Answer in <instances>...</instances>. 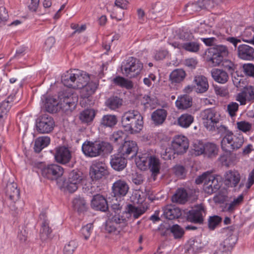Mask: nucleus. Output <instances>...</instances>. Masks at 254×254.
<instances>
[{"label": "nucleus", "instance_id": "nucleus-1", "mask_svg": "<svg viewBox=\"0 0 254 254\" xmlns=\"http://www.w3.org/2000/svg\"><path fill=\"white\" fill-rule=\"evenodd\" d=\"M49 178L55 180L58 188L63 192L73 193L77 188V185L81 184L88 190L91 192L93 191L94 185L98 186V182L101 178L100 176H53Z\"/></svg>", "mask_w": 254, "mask_h": 254}, {"label": "nucleus", "instance_id": "nucleus-2", "mask_svg": "<svg viewBox=\"0 0 254 254\" xmlns=\"http://www.w3.org/2000/svg\"><path fill=\"white\" fill-rule=\"evenodd\" d=\"M121 123L126 131L130 133H138L143 127V117L138 111L129 110L122 116Z\"/></svg>", "mask_w": 254, "mask_h": 254}, {"label": "nucleus", "instance_id": "nucleus-3", "mask_svg": "<svg viewBox=\"0 0 254 254\" xmlns=\"http://www.w3.org/2000/svg\"><path fill=\"white\" fill-rule=\"evenodd\" d=\"M82 150L86 156L93 157L111 153L113 147L105 141H86L82 144Z\"/></svg>", "mask_w": 254, "mask_h": 254}, {"label": "nucleus", "instance_id": "nucleus-4", "mask_svg": "<svg viewBox=\"0 0 254 254\" xmlns=\"http://www.w3.org/2000/svg\"><path fill=\"white\" fill-rule=\"evenodd\" d=\"M127 220L120 215H115L106 221L105 229L114 241H118L121 237V232L126 226Z\"/></svg>", "mask_w": 254, "mask_h": 254}, {"label": "nucleus", "instance_id": "nucleus-5", "mask_svg": "<svg viewBox=\"0 0 254 254\" xmlns=\"http://www.w3.org/2000/svg\"><path fill=\"white\" fill-rule=\"evenodd\" d=\"M244 143V137L241 134H234L228 131L221 141L222 149L226 152H231L239 149Z\"/></svg>", "mask_w": 254, "mask_h": 254}, {"label": "nucleus", "instance_id": "nucleus-6", "mask_svg": "<svg viewBox=\"0 0 254 254\" xmlns=\"http://www.w3.org/2000/svg\"><path fill=\"white\" fill-rule=\"evenodd\" d=\"M227 47L222 45H215L206 52V60L213 66L219 65L224 57L228 55Z\"/></svg>", "mask_w": 254, "mask_h": 254}, {"label": "nucleus", "instance_id": "nucleus-7", "mask_svg": "<svg viewBox=\"0 0 254 254\" xmlns=\"http://www.w3.org/2000/svg\"><path fill=\"white\" fill-rule=\"evenodd\" d=\"M142 68V64L138 59L132 57L123 62L122 64L123 74L129 78L135 77L139 74Z\"/></svg>", "mask_w": 254, "mask_h": 254}, {"label": "nucleus", "instance_id": "nucleus-8", "mask_svg": "<svg viewBox=\"0 0 254 254\" xmlns=\"http://www.w3.org/2000/svg\"><path fill=\"white\" fill-rule=\"evenodd\" d=\"M200 117L204 127L209 131H215L220 121V115L213 109H207L201 112Z\"/></svg>", "mask_w": 254, "mask_h": 254}, {"label": "nucleus", "instance_id": "nucleus-9", "mask_svg": "<svg viewBox=\"0 0 254 254\" xmlns=\"http://www.w3.org/2000/svg\"><path fill=\"white\" fill-rule=\"evenodd\" d=\"M59 98L60 107L65 113H71L76 107L78 102L76 94L65 92L60 95Z\"/></svg>", "mask_w": 254, "mask_h": 254}, {"label": "nucleus", "instance_id": "nucleus-10", "mask_svg": "<svg viewBox=\"0 0 254 254\" xmlns=\"http://www.w3.org/2000/svg\"><path fill=\"white\" fill-rule=\"evenodd\" d=\"M36 129L41 133H48L51 132L55 126L53 119L48 115H43L36 121Z\"/></svg>", "mask_w": 254, "mask_h": 254}, {"label": "nucleus", "instance_id": "nucleus-11", "mask_svg": "<svg viewBox=\"0 0 254 254\" xmlns=\"http://www.w3.org/2000/svg\"><path fill=\"white\" fill-rule=\"evenodd\" d=\"M34 168L38 174L42 175H63L64 169L57 164H50L46 165L43 162L35 164Z\"/></svg>", "mask_w": 254, "mask_h": 254}, {"label": "nucleus", "instance_id": "nucleus-12", "mask_svg": "<svg viewBox=\"0 0 254 254\" xmlns=\"http://www.w3.org/2000/svg\"><path fill=\"white\" fill-rule=\"evenodd\" d=\"M189 146V140L184 135H176L172 141L173 150L177 154H182L186 152Z\"/></svg>", "mask_w": 254, "mask_h": 254}, {"label": "nucleus", "instance_id": "nucleus-13", "mask_svg": "<svg viewBox=\"0 0 254 254\" xmlns=\"http://www.w3.org/2000/svg\"><path fill=\"white\" fill-rule=\"evenodd\" d=\"M205 215V210L202 204L195 206L189 211L188 219L195 223L201 224L203 222V217Z\"/></svg>", "mask_w": 254, "mask_h": 254}, {"label": "nucleus", "instance_id": "nucleus-14", "mask_svg": "<svg viewBox=\"0 0 254 254\" xmlns=\"http://www.w3.org/2000/svg\"><path fill=\"white\" fill-rule=\"evenodd\" d=\"M5 194L12 202H15L20 197V190L14 182V178L9 179L6 186Z\"/></svg>", "mask_w": 254, "mask_h": 254}, {"label": "nucleus", "instance_id": "nucleus-15", "mask_svg": "<svg viewBox=\"0 0 254 254\" xmlns=\"http://www.w3.org/2000/svg\"><path fill=\"white\" fill-rule=\"evenodd\" d=\"M55 160L59 163L65 164L68 163L71 158V152L64 146L56 148L54 154Z\"/></svg>", "mask_w": 254, "mask_h": 254}, {"label": "nucleus", "instance_id": "nucleus-16", "mask_svg": "<svg viewBox=\"0 0 254 254\" xmlns=\"http://www.w3.org/2000/svg\"><path fill=\"white\" fill-rule=\"evenodd\" d=\"M237 53L238 57L242 60L251 61L254 59V49L246 44L239 45Z\"/></svg>", "mask_w": 254, "mask_h": 254}, {"label": "nucleus", "instance_id": "nucleus-17", "mask_svg": "<svg viewBox=\"0 0 254 254\" xmlns=\"http://www.w3.org/2000/svg\"><path fill=\"white\" fill-rule=\"evenodd\" d=\"M127 163L126 157L120 152L111 156L110 164L115 170L120 171L123 170L126 167Z\"/></svg>", "mask_w": 254, "mask_h": 254}, {"label": "nucleus", "instance_id": "nucleus-18", "mask_svg": "<svg viewBox=\"0 0 254 254\" xmlns=\"http://www.w3.org/2000/svg\"><path fill=\"white\" fill-rule=\"evenodd\" d=\"M91 206L96 210L105 212L108 209V205L106 199L100 194H97L93 196Z\"/></svg>", "mask_w": 254, "mask_h": 254}, {"label": "nucleus", "instance_id": "nucleus-19", "mask_svg": "<svg viewBox=\"0 0 254 254\" xmlns=\"http://www.w3.org/2000/svg\"><path fill=\"white\" fill-rule=\"evenodd\" d=\"M119 152L126 157L131 155V157L136 155L137 146L136 142L133 141H126L119 149Z\"/></svg>", "mask_w": 254, "mask_h": 254}, {"label": "nucleus", "instance_id": "nucleus-20", "mask_svg": "<svg viewBox=\"0 0 254 254\" xmlns=\"http://www.w3.org/2000/svg\"><path fill=\"white\" fill-rule=\"evenodd\" d=\"M193 83L196 92L203 93L207 91L209 84L207 78L202 75L195 76Z\"/></svg>", "mask_w": 254, "mask_h": 254}, {"label": "nucleus", "instance_id": "nucleus-21", "mask_svg": "<svg viewBox=\"0 0 254 254\" xmlns=\"http://www.w3.org/2000/svg\"><path fill=\"white\" fill-rule=\"evenodd\" d=\"M113 193L115 196L123 197L125 196L128 191L129 187L124 181H118L113 186Z\"/></svg>", "mask_w": 254, "mask_h": 254}, {"label": "nucleus", "instance_id": "nucleus-22", "mask_svg": "<svg viewBox=\"0 0 254 254\" xmlns=\"http://www.w3.org/2000/svg\"><path fill=\"white\" fill-rule=\"evenodd\" d=\"M211 76L213 79L217 82L224 84L229 79L228 73L223 69L218 68L212 69L211 71Z\"/></svg>", "mask_w": 254, "mask_h": 254}, {"label": "nucleus", "instance_id": "nucleus-23", "mask_svg": "<svg viewBox=\"0 0 254 254\" xmlns=\"http://www.w3.org/2000/svg\"><path fill=\"white\" fill-rule=\"evenodd\" d=\"M186 75V73L183 69H175L170 74L169 80L172 84L181 83L185 79Z\"/></svg>", "mask_w": 254, "mask_h": 254}, {"label": "nucleus", "instance_id": "nucleus-24", "mask_svg": "<svg viewBox=\"0 0 254 254\" xmlns=\"http://www.w3.org/2000/svg\"><path fill=\"white\" fill-rule=\"evenodd\" d=\"M192 98L188 95L179 96L176 101V106L178 109L186 110L192 105Z\"/></svg>", "mask_w": 254, "mask_h": 254}, {"label": "nucleus", "instance_id": "nucleus-25", "mask_svg": "<svg viewBox=\"0 0 254 254\" xmlns=\"http://www.w3.org/2000/svg\"><path fill=\"white\" fill-rule=\"evenodd\" d=\"M98 84L94 82H89L80 89V96L82 98H88L94 93Z\"/></svg>", "mask_w": 254, "mask_h": 254}, {"label": "nucleus", "instance_id": "nucleus-26", "mask_svg": "<svg viewBox=\"0 0 254 254\" xmlns=\"http://www.w3.org/2000/svg\"><path fill=\"white\" fill-rule=\"evenodd\" d=\"M107 167L105 164L98 162L92 164L90 168V175H108Z\"/></svg>", "mask_w": 254, "mask_h": 254}, {"label": "nucleus", "instance_id": "nucleus-27", "mask_svg": "<svg viewBox=\"0 0 254 254\" xmlns=\"http://www.w3.org/2000/svg\"><path fill=\"white\" fill-rule=\"evenodd\" d=\"M167 115V112L165 109H157L152 113L151 119L154 124L160 125L164 123Z\"/></svg>", "mask_w": 254, "mask_h": 254}, {"label": "nucleus", "instance_id": "nucleus-28", "mask_svg": "<svg viewBox=\"0 0 254 254\" xmlns=\"http://www.w3.org/2000/svg\"><path fill=\"white\" fill-rule=\"evenodd\" d=\"M218 150L219 148L216 144L213 143L207 142L204 144L203 155L208 158H214L217 155Z\"/></svg>", "mask_w": 254, "mask_h": 254}, {"label": "nucleus", "instance_id": "nucleus-29", "mask_svg": "<svg viewBox=\"0 0 254 254\" xmlns=\"http://www.w3.org/2000/svg\"><path fill=\"white\" fill-rule=\"evenodd\" d=\"M76 69L69 70L62 76V81L65 86L73 88L74 79L75 78Z\"/></svg>", "mask_w": 254, "mask_h": 254}, {"label": "nucleus", "instance_id": "nucleus-30", "mask_svg": "<svg viewBox=\"0 0 254 254\" xmlns=\"http://www.w3.org/2000/svg\"><path fill=\"white\" fill-rule=\"evenodd\" d=\"M50 142V138L48 136L38 137L35 141L34 149L35 152L39 153L43 148L47 147Z\"/></svg>", "mask_w": 254, "mask_h": 254}, {"label": "nucleus", "instance_id": "nucleus-31", "mask_svg": "<svg viewBox=\"0 0 254 254\" xmlns=\"http://www.w3.org/2000/svg\"><path fill=\"white\" fill-rule=\"evenodd\" d=\"M165 217L169 220H173L178 218L181 215V212L179 208L172 206H167L164 211Z\"/></svg>", "mask_w": 254, "mask_h": 254}, {"label": "nucleus", "instance_id": "nucleus-32", "mask_svg": "<svg viewBox=\"0 0 254 254\" xmlns=\"http://www.w3.org/2000/svg\"><path fill=\"white\" fill-rule=\"evenodd\" d=\"M160 162L159 159L154 156H150L148 161V168L153 174L160 173Z\"/></svg>", "mask_w": 254, "mask_h": 254}, {"label": "nucleus", "instance_id": "nucleus-33", "mask_svg": "<svg viewBox=\"0 0 254 254\" xmlns=\"http://www.w3.org/2000/svg\"><path fill=\"white\" fill-rule=\"evenodd\" d=\"M123 104V100L120 97L113 96L109 98L105 102V105L109 109L115 110L119 108Z\"/></svg>", "mask_w": 254, "mask_h": 254}, {"label": "nucleus", "instance_id": "nucleus-34", "mask_svg": "<svg viewBox=\"0 0 254 254\" xmlns=\"http://www.w3.org/2000/svg\"><path fill=\"white\" fill-rule=\"evenodd\" d=\"M52 230L49 227V222L47 219L43 221L40 231V238L42 241H46L49 238Z\"/></svg>", "mask_w": 254, "mask_h": 254}, {"label": "nucleus", "instance_id": "nucleus-35", "mask_svg": "<svg viewBox=\"0 0 254 254\" xmlns=\"http://www.w3.org/2000/svg\"><path fill=\"white\" fill-rule=\"evenodd\" d=\"M118 122L117 117L113 115H106L102 118L100 124L105 127H112L115 126Z\"/></svg>", "mask_w": 254, "mask_h": 254}, {"label": "nucleus", "instance_id": "nucleus-36", "mask_svg": "<svg viewBox=\"0 0 254 254\" xmlns=\"http://www.w3.org/2000/svg\"><path fill=\"white\" fill-rule=\"evenodd\" d=\"M72 206L74 210L78 213H82L87 210V205L85 200L82 197H78L74 198L72 201Z\"/></svg>", "mask_w": 254, "mask_h": 254}, {"label": "nucleus", "instance_id": "nucleus-37", "mask_svg": "<svg viewBox=\"0 0 254 254\" xmlns=\"http://www.w3.org/2000/svg\"><path fill=\"white\" fill-rule=\"evenodd\" d=\"M193 117L188 114L182 115L178 119V124L181 127L187 128L193 122Z\"/></svg>", "mask_w": 254, "mask_h": 254}, {"label": "nucleus", "instance_id": "nucleus-38", "mask_svg": "<svg viewBox=\"0 0 254 254\" xmlns=\"http://www.w3.org/2000/svg\"><path fill=\"white\" fill-rule=\"evenodd\" d=\"M207 179L209 180L207 185H208V187L211 188L212 191L213 190V188L215 189L219 188V187L218 185H215L214 184L215 181V176H199V177L195 180V183L198 185L200 184L204 180H206Z\"/></svg>", "mask_w": 254, "mask_h": 254}, {"label": "nucleus", "instance_id": "nucleus-39", "mask_svg": "<svg viewBox=\"0 0 254 254\" xmlns=\"http://www.w3.org/2000/svg\"><path fill=\"white\" fill-rule=\"evenodd\" d=\"M113 82L116 85L126 88L127 89H130L133 87L132 81L120 76H116L113 78Z\"/></svg>", "mask_w": 254, "mask_h": 254}, {"label": "nucleus", "instance_id": "nucleus-40", "mask_svg": "<svg viewBox=\"0 0 254 254\" xmlns=\"http://www.w3.org/2000/svg\"><path fill=\"white\" fill-rule=\"evenodd\" d=\"M58 105L59 106V102L54 98H47L45 103V107L47 112L51 113H56L58 109Z\"/></svg>", "mask_w": 254, "mask_h": 254}, {"label": "nucleus", "instance_id": "nucleus-41", "mask_svg": "<svg viewBox=\"0 0 254 254\" xmlns=\"http://www.w3.org/2000/svg\"><path fill=\"white\" fill-rule=\"evenodd\" d=\"M148 154H142L141 156H138L135 160L136 165L137 168L142 171L146 170L148 167V162L147 158H149Z\"/></svg>", "mask_w": 254, "mask_h": 254}, {"label": "nucleus", "instance_id": "nucleus-42", "mask_svg": "<svg viewBox=\"0 0 254 254\" xmlns=\"http://www.w3.org/2000/svg\"><path fill=\"white\" fill-rule=\"evenodd\" d=\"M95 116V111L92 109H87L82 111L79 116L82 122L88 123L92 122Z\"/></svg>", "mask_w": 254, "mask_h": 254}, {"label": "nucleus", "instance_id": "nucleus-43", "mask_svg": "<svg viewBox=\"0 0 254 254\" xmlns=\"http://www.w3.org/2000/svg\"><path fill=\"white\" fill-rule=\"evenodd\" d=\"M127 211L130 215L132 216L134 219L138 218L144 213L140 208L137 207L132 204L127 205Z\"/></svg>", "mask_w": 254, "mask_h": 254}, {"label": "nucleus", "instance_id": "nucleus-44", "mask_svg": "<svg viewBox=\"0 0 254 254\" xmlns=\"http://www.w3.org/2000/svg\"><path fill=\"white\" fill-rule=\"evenodd\" d=\"M173 199L180 203H184L187 201L188 193L184 189H179L173 197Z\"/></svg>", "mask_w": 254, "mask_h": 254}, {"label": "nucleus", "instance_id": "nucleus-45", "mask_svg": "<svg viewBox=\"0 0 254 254\" xmlns=\"http://www.w3.org/2000/svg\"><path fill=\"white\" fill-rule=\"evenodd\" d=\"M78 243L75 240H71L66 243L63 250L64 254H73L78 247Z\"/></svg>", "mask_w": 254, "mask_h": 254}, {"label": "nucleus", "instance_id": "nucleus-46", "mask_svg": "<svg viewBox=\"0 0 254 254\" xmlns=\"http://www.w3.org/2000/svg\"><path fill=\"white\" fill-rule=\"evenodd\" d=\"M240 176H227L224 184L228 187H236L240 181Z\"/></svg>", "mask_w": 254, "mask_h": 254}, {"label": "nucleus", "instance_id": "nucleus-47", "mask_svg": "<svg viewBox=\"0 0 254 254\" xmlns=\"http://www.w3.org/2000/svg\"><path fill=\"white\" fill-rule=\"evenodd\" d=\"M183 49L190 52H197L199 49V45L196 42H188L183 43Z\"/></svg>", "mask_w": 254, "mask_h": 254}, {"label": "nucleus", "instance_id": "nucleus-48", "mask_svg": "<svg viewBox=\"0 0 254 254\" xmlns=\"http://www.w3.org/2000/svg\"><path fill=\"white\" fill-rule=\"evenodd\" d=\"M202 9L198 3V1L195 3H189L185 6V11L190 14H193L195 12L199 11Z\"/></svg>", "mask_w": 254, "mask_h": 254}, {"label": "nucleus", "instance_id": "nucleus-49", "mask_svg": "<svg viewBox=\"0 0 254 254\" xmlns=\"http://www.w3.org/2000/svg\"><path fill=\"white\" fill-rule=\"evenodd\" d=\"M125 136L126 134L123 131L118 130L113 133L111 140L115 143H122L125 139Z\"/></svg>", "mask_w": 254, "mask_h": 254}, {"label": "nucleus", "instance_id": "nucleus-50", "mask_svg": "<svg viewBox=\"0 0 254 254\" xmlns=\"http://www.w3.org/2000/svg\"><path fill=\"white\" fill-rule=\"evenodd\" d=\"M93 224L89 223L82 227L81 233L85 240H87L92 233L93 230Z\"/></svg>", "mask_w": 254, "mask_h": 254}, {"label": "nucleus", "instance_id": "nucleus-51", "mask_svg": "<svg viewBox=\"0 0 254 254\" xmlns=\"http://www.w3.org/2000/svg\"><path fill=\"white\" fill-rule=\"evenodd\" d=\"M221 63H222V65L223 68L227 70L230 73H232L234 72L236 69V65H235L230 60H222Z\"/></svg>", "mask_w": 254, "mask_h": 254}, {"label": "nucleus", "instance_id": "nucleus-52", "mask_svg": "<svg viewBox=\"0 0 254 254\" xmlns=\"http://www.w3.org/2000/svg\"><path fill=\"white\" fill-rule=\"evenodd\" d=\"M222 218L217 215L209 217L208 220V227L211 230H214L217 225L221 222Z\"/></svg>", "mask_w": 254, "mask_h": 254}, {"label": "nucleus", "instance_id": "nucleus-53", "mask_svg": "<svg viewBox=\"0 0 254 254\" xmlns=\"http://www.w3.org/2000/svg\"><path fill=\"white\" fill-rule=\"evenodd\" d=\"M243 195L241 194L239 195L237 198L234 199L233 201L228 204V210L229 211H233L237 206L239 205L243 201Z\"/></svg>", "mask_w": 254, "mask_h": 254}, {"label": "nucleus", "instance_id": "nucleus-54", "mask_svg": "<svg viewBox=\"0 0 254 254\" xmlns=\"http://www.w3.org/2000/svg\"><path fill=\"white\" fill-rule=\"evenodd\" d=\"M82 75L79 76L78 79V84L77 89L81 88L89 82V75L86 72L82 70Z\"/></svg>", "mask_w": 254, "mask_h": 254}, {"label": "nucleus", "instance_id": "nucleus-55", "mask_svg": "<svg viewBox=\"0 0 254 254\" xmlns=\"http://www.w3.org/2000/svg\"><path fill=\"white\" fill-rule=\"evenodd\" d=\"M204 148V144L200 141H196L194 142L193 145V150L194 151L195 155H200L203 154Z\"/></svg>", "mask_w": 254, "mask_h": 254}, {"label": "nucleus", "instance_id": "nucleus-56", "mask_svg": "<svg viewBox=\"0 0 254 254\" xmlns=\"http://www.w3.org/2000/svg\"><path fill=\"white\" fill-rule=\"evenodd\" d=\"M171 231L176 239L181 238L184 234L183 229L178 225H174L172 226L171 228Z\"/></svg>", "mask_w": 254, "mask_h": 254}, {"label": "nucleus", "instance_id": "nucleus-57", "mask_svg": "<svg viewBox=\"0 0 254 254\" xmlns=\"http://www.w3.org/2000/svg\"><path fill=\"white\" fill-rule=\"evenodd\" d=\"M243 91L245 94L248 101H251L254 100V87L253 86H247L244 88Z\"/></svg>", "mask_w": 254, "mask_h": 254}, {"label": "nucleus", "instance_id": "nucleus-58", "mask_svg": "<svg viewBox=\"0 0 254 254\" xmlns=\"http://www.w3.org/2000/svg\"><path fill=\"white\" fill-rule=\"evenodd\" d=\"M237 128L244 132L250 131L252 128V125L246 121L237 122Z\"/></svg>", "mask_w": 254, "mask_h": 254}, {"label": "nucleus", "instance_id": "nucleus-59", "mask_svg": "<svg viewBox=\"0 0 254 254\" xmlns=\"http://www.w3.org/2000/svg\"><path fill=\"white\" fill-rule=\"evenodd\" d=\"M230 74L232 76V81L234 85L238 88L242 87L243 86L241 85V83L244 82L243 77L239 76L237 72H235V71Z\"/></svg>", "mask_w": 254, "mask_h": 254}, {"label": "nucleus", "instance_id": "nucleus-60", "mask_svg": "<svg viewBox=\"0 0 254 254\" xmlns=\"http://www.w3.org/2000/svg\"><path fill=\"white\" fill-rule=\"evenodd\" d=\"M239 104L236 102H231L227 105V111L231 117L236 115V112L238 110Z\"/></svg>", "mask_w": 254, "mask_h": 254}, {"label": "nucleus", "instance_id": "nucleus-61", "mask_svg": "<svg viewBox=\"0 0 254 254\" xmlns=\"http://www.w3.org/2000/svg\"><path fill=\"white\" fill-rule=\"evenodd\" d=\"M243 67L244 71L246 75L254 77V65L253 64H244Z\"/></svg>", "mask_w": 254, "mask_h": 254}, {"label": "nucleus", "instance_id": "nucleus-62", "mask_svg": "<svg viewBox=\"0 0 254 254\" xmlns=\"http://www.w3.org/2000/svg\"><path fill=\"white\" fill-rule=\"evenodd\" d=\"M201 9H210L214 6L212 0H198Z\"/></svg>", "mask_w": 254, "mask_h": 254}, {"label": "nucleus", "instance_id": "nucleus-63", "mask_svg": "<svg viewBox=\"0 0 254 254\" xmlns=\"http://www.w3.org/2000/svg\"><path fill=\"white\" fill-rule=\"evenodd\" d=\"M164 9V6L160 2H157L152 5L151 12L155 14H158Z\"/></svg>", "mask_w": 254, "mask_h": 254}, {"label": "nucleus", "instance_id": "nucleus-64", "mask_svg": "<svg viewBox=\"0 0 254 254\" xmlns=\"http://www.w3.org/2000/svg\"><path fill=\"white\" fill-rule=\"evenodd\" d=\"M172 171L175 175H183L186 173L185 167L181 165H176L174 166Z\"/></svg>", "mask_w": 254, "mask_h": 254}]
</instances>
